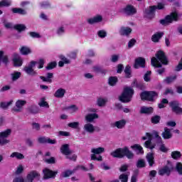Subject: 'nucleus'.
Instances as JSON below:
<instances>
[{"mask_svg":"<svg viewBox=\"0 0 182 182\" xmlns=\"http://www.w3.org/2000/svg\"><path fill=\"white\" fill-rule=\"evenodd\" d=\"M40 79H41L43 82H48V83H52V79H53V73H48L46 77L41 75Z\"/></svg>","mask_w":182,"mask_h":182,"instance_id":"obj_26","label":"nucleus"},{"mask_svg":"<svg viewBox=\"0 0 182 182\" xmlns=\"http://www.w3.org/2000/svg\"><path fill=\"white\" fill-rule=\"evenodd\" d=\"M139 68H146V59L142 57H139L135 59L134 68L139 69Z\"/></svg>","mask_w":182,"mask_h":182,"instance_id":"obj_12","label":"nucleus"},{"mask_svg":"<svg viewBox=\"0 0 182 182\" xmlns=\"http://www.w3.org/2000/svg\"><path fill=\"white\" fill-rule=\"evenodd\" d=\"M150 75H151V71H147L144 76V80L145 82H150Z\"/></svg>","mask_w":182,"mask_h":182,"instance_id":"obj_62","label":"nucleus"},{"mask_svg":"<svg viewBox=\"0 0 182 182\" xmlns=\"http://www.w3.org/2000/svg\"><path fill=\"white\" fill-rule=\"evenodd\" d=\"M45 100H46V98L42 97L41 102L38 103V106H40V107H46L47 109H49V104Z\"/></svg>","mask_w":182,"mask_h":182,"instance_id":"obj_47","label":"nucleus"},{"mask_svg":"<svg viewBox=\"0 0 182 182\" xmlns=\"http://www.w3.org/2000/svg\"><path fill=\"white\" fill-rule=\"evenodd\" d=\"M171 157L173 160H178L181 158V152L178 151H173L171 152Z\"/></svg>","mask_w":182,"mask_h":182,"instance_id":"obj_46","label":"nucleus"},{"mask_svg":"<svg viewBox=\"0 0 182 182\" xmlns=\"http://www.w3.org/2000/svg\"><path fill=\"white\" fill-rule=\"evenodd\" d=\"M40 6L43 9H50V8H52V6L50 5V2H49V1L41 2Z\"/></svg>","mask_w":182,"mask_h":182,"instance_id":"obj_39","label":"nucleus"},{"mask_svg":"<svg viewBox=\"0 0 182 182\" xmlns=\"http://www.w3.org/2000/svg\"><path fill=\"white\" fill-rule=\"evenodd\" d=\"M12 134V129H7L1 132H0V139H7Z\"/></svg>","mask_w":182,"mask_h":182,"instance_id":"obj_29","label":"nucleus"},{"mask_svg":"<svg viewBox=\"0 0 182 182\" xmlns=\"http://www.w3.org/2000/svg\"><path fill=\"white\" fill-rule=\"evenodd\" d=\"M114 126L117 129H123V127L126 126V121L125 119H121L119 121H117L114 122Z\"/></svg>","mask_w":182,"mask_h":182,"instance_id":"obj_35","label":"nucleus"},{"mask_svg":"<svg viewBox=\"0 0 182 182\" xmlns=\"http://www.w3.org/2000/svg\"><path fill=\"white\" fill-rule=\"evenodd\" d=\"M144 146L146 147V149H149L150 150H153L156 148V144H153L151 143V141L147 140L144 142Z\"/></svg>","mask_w":182,"mask_h":182,"instance_id":"obj_44","label":"nucleus"},{"mask_svg":"<svg viewBox=\"0 0 182 182\" xmlns=\"http://www.w3.org/2000/svg\"><path fill=\"white\" fill-rule=\"evenodd\" d=\"M91 160L94 161H103V157L102 156H99L97 157L96 154H102V153H105V148L103 147H98V148H93L91 149Z\"/></svg>","mask_w":182,"mask_h":182,"instance_id":"obj_6","label":"nucleus"},{"mask_svg":"<svg viewBox=\"0 0 182 182\" xmlns=\"http://www.w3.org/2000/svg\"><path fill=\"white\" fill-rule=\"evenodd\" d=\"M164 36V32H156L151 36V41L154 43H159L160 42V40Z\"/></svg>","mask_w":182,"mask_h":182,"instance_id":"obj_16","label":"nucleus"},{"mask_svg":"<svg viewBox=\"0 0 182 182\" xmlns=\"http://www.w3.org/2000/svg\"><path fill=\"white\" fill-rule=\"evenodd\" d=\"M146 161L149 163V167L154 166V153L149 152L146 156Z\"/></svg>","mask_w":182,"mask_h":182,"instance_id":"obj_18","label":"nucleus"},{"mask_svg":"<svg viewBox=\"0 0 182 182\" xmlns=\"http://www.w3.org/2000/svg\"><path fill=\"white\" fill-rule=\"evenodd\" d=\"M137 41H136V39L132 38L131 39L129 43H128V48L130 49L131 48H133V46H134V45H136V43Z\"/></svg>","mask_w":182,"mask_h":182,"instance_id":"obj_63","label":"nucleus"},{"mask_svg":"<svg viewBox=\"0 0 182 182\" xmlns=\"http://www.w3.org/2000/svg\"><path fill=\"white\" fill-rule=\"evenodd\" d=\"M164 95L165 96H167V95H171L173 96V95H174V90H173L171 88H166L164 92Z\"/></svg>","mask_w":182,"mask_h":182,"instance_id":"obj_61","label":"nucleus"},{"mask_svg":"<svg viewBox=\"0 0 182 182\" xmlns=\"http://www.w3.org/2000/svg\"><path fill=\"white\" fill-rule=\"evenodd\" d=\"M155 56L151 59V64L154 68H163V65H168V58H167L166 53L162 50H158Z\"/></svg>","mask_w":182,"mask_h":182,"instance_id":"obj_1","label":"nucleus"},{"mask_svg":"<svg viewBox=\"0 0 182 182\" xmlns=\"http://www.w3.org/2000/svg\"><path fill=\"white\" fill-rule=\"evenodd\" d=\"M102 21H103V17L100 15H97V16L87 19V22L90 23V25L99 23V22H102Z\"/></svg>","mask_w":182,"mask_h":182,"instance_id":"obj_21","label":"nucleus"},{"mask_svg":"<svg viewBox=\"0 0 182 182\" xmlns=\"http://www.w3.org/2000/svg\"><path fill=\"white\" fill-rule=\"evenodd\" d=\"M172 170L173 168H170L168 166L166 165L159 170L158 174L161 176L166 174L168 177V176L171 174Z\"/></svg>","mask_w":182,"mask_h":182,"instance_id":"obj_14","label":"nucleus"},{"mask_svg":"<svg viewBox=\"0 0 182 182\" xmlns=\"http://www.w3.org/2000/svg\"><path fill=\"white\" fill-rule=\"evenodd\" d=\"M28 34L30 35V36L33 38H36V39H39L41 38V34H39L38 33H36L35 31H31L30 33H28Z\"/></svg>","mask_w":182,"mask_h":182,"instance_id":"obj_57","label":"nucleus"},{"mask_svg":"<svg viewBox=\"0 0 182 182\" xmlns=\"http://www.w3.org/2000/svg\"><path fill=\"white\" fill-rule=\"evenodd\" d=\"M131 85L132 87L140 89V90H143V89H144V85L141 82H138L136 79L134 80Z\"/></svg>","mask_w":182,"mask_h":182,"instance_id":"obj_33","label":"nucleus"},{"mask_svg":"<svg viewBox=\"0 0 182 182\" xmlns=\"http://www.w3.org/2000/svg\"><path fill=\"white\" fill-rule=\"evenodd\" d=\"M141 100L154 102L159 97V93L156 91H143L140 93Z\"/></svg>","mask_w":182,"mask_h":182,"instance_id":"obj_4","label":"nucleus"},{"mask_svg":"<svg viewBox=\"0 0 182 182\" xmlns=\"http://www.w3.org/2000/svg\"><path fill=\"white\" fill-rule=\"evenodd\" d=\"M56 66H58V63H56L55 61H53V62L49 63L48 65L46 67V69L47 70H52V69H55Z\"/></svg>","mask_w":182,"mask_h":182,"instance_id":"obj_51","label":"nucleus"},{"mask_svg":"<svg viewBox=\"0 0 182 182\" xmlns=\"http://www.w3.org/2000/svg\"><path fill=\"white\" fill-rule=\"evenodd\" d=\"M176 170L180 176H182V164H181V162L176 163Z\"/></svg>","mask_w":182,"mask_h":182,"instance_id":"obj_53","label":"nucleus"},{"mask_svg":"<svg viewBox=\"0 0 182 182\" xmlns=\"http://www.w3.org/2000/svg\"><path fill=\"white\" fill-rule=\"evenodd\" d=\"M75 171H76L75 168L73 171L66 170L65 171L62 173V176L63 178H66L67 177H70V176H72V174H73Z\"/></svg>","mask_w":182,"mask_h":182,"instance_id":"obj_48","label":"nucleus"},{"mask_svg":"<svg viewBox=\"0 0 182 182\" xmlns=\"http://www.w3.org/2000/svg\"><path fill=\"white\" fill-rule=\"evenodd\" d=\"M11 12L13 14H18V15H26V10L21 8H12Z\"/></svg>","mask_w":182,"mask_h":182,"instance_id":"obj_31","label":"nucleus"},{"mask_svg":"<svg viewBox=\"0 0 182 182\" xmlns=\"http://www.w3.org/2000/svg\"><path fill=\"white\" fill-rule=\"evenodd\" d=\"M3 6H11V1L9 0H1L0 1V8Z\"/></svg>","mask_w":182,"mask_h":182,"instance_id":"obj_52","label":"nucleus"},{"mask_svg":"<svg viewBox=\"0 0 182 182\" xmlns=\"http://www.w3.org/2000/svg\"><path fill=\"white\" fill-rule=\"evenodd\" d=\"M177 80V75L168 76L164 80V82L166 83V85H170L171 83H173L174 80Z\"/></svg>","mask_w":182,"mask_h":182,"instance_id":"obj_38","label":"nucleus"},{"mask_svg":"<svg viewBox=\"0 0 182 182\" xmlns=\"http://www.w3.org/2000/svg\"><path fill=\"white\" fill-rule=\"evenodd\" d=\"M156 6H151L149 9H145V14L149 19H153L155 16Z\"/></svg>","mask_w":182,"mask_h":182,"instance_id":"obj_15","label":"nucleus"},{"mask_svg":"<svg viewBox=\"0 0 182 182\" xmlns=\"http://www.w3.org/2000/svg\"><path fill=\"white\" fill-rule=\"evenodd\" d=\"M19 50L20 53L21 55H23L24 56L31 55V53H32V50L31 49V48L25 46H21V48H19Z\"/></svg>","mask_w":182,"mask_h":182,"instance_id":"obj_22","label":"nucleus"},{"mask_svg":"<svg viewBox=\"0 0 182 182\" xmlns=\"http://www.w3.org/2000/svg\"><path fill=\"white\" fill-rule=\"evenodd\" d=\"M124 72L127 79H130V77H132V67H130V65H126Z\"/></svg>","mask_w":182,"mask_h":182,"instance_id":"obj_36","label":"nucleus"},{"mask_svg":"<svg viewBox=\"0 0 182 182\" xmlns=\"http://www.w3.org/2000/svg\"><path fill=\"white\" fill-rule=\"evenodd\" d=\"M97 35L99 36V38H106V36H107V33H106V31H103V30H100L97 32Z\"/></svg>","mask_w":182,"mask_h":182,"instance_id":"obj_60","label":"nucleus"},{"mask_svg":"<svg viewBox=\"0 0 182 182\" xmlns=\"http://www.w3.org/2000/svg\"><path fill=\"white\" fill-rule=\"evenodd\" d=\"M132 28L122 26L119 29L121 36H129L132 33Z\"/></svg>","mask_w":182,"mask_h":182,"instance_id":"obj_19","label":"nucleus"},{"mask_svg":"<svg viewBox=\"0 0 182 182\" xmlns=\"http://www.w3.org/2000/svg\"><path fill=\"white\" fill-rule=\"evenodd\" d=\"M181 104L178 100H173L169 102V107H171L173 113L176 114H182Z\"/></svg>","mask_w":182,"mask_h":182,"instance_id":"obj_7","label":"nucleus"},{"mask_svg":"<svg viewBox=\"0 0 182 182\" xmlns=\"http://www.w3.org/2000/svg\"><path fill=\"white\" fill-rule=\"evenodd\" d=\"M43 179L49 180V178H55L56 174H58V171H52L48 168H45L43 169Z\"/></svg>","mask_w":182,"mask_h":182,"instance_id":"obj_8","label":"nucleus"},{"mask_svg":"<svg viewBox=\"0 0 182 182\" xmlns=\"http://www.w3.org/2000/svg\"><path fill=\"white\" fill-rule=\"evenodd\" d=\"M93 70L96 73H101L102 75H106V73H107V70H106L102 68V67H99V66H95L93 68Z\"/></svg>","mask_w":182,"mask_h":182,"instance_id":"obj_41","label":"nucleus"},{"mask_svg":"<svg viewBox=\"0 0 182 182\" xmlns=\"http://www.w3.org/2000/svg\"><path fill=\"white\" fill-rule=\"evenodd\" d=\"M95 119H99V114L97 113L87 114L85 116V120L87 123H92Z\"/></svg>","mask_w":182,"mask_h":182,"instance_id":"obj_23","label":"nucleus"},{"mask_svg":"<svg viewBox=\"0 0 182 182\" xmlns=\"http://www.w3.org/2000/svg\"><path fill=\"white\" fill-rule=\"evenodd\" d=\"M119 180H120L121 182H129V175L127 173H122L119 176Z\"/></svg>","mask_w":182,"mask_h":182,"instance_id":"obj_50","label":"nucleus"},{"mask_svg":"<svg viewBox=\"0 0 182 182\" xmlns=\"http://www.w3.org/2000/svg\"><path fill=\"white\" fill-rule=\"evenodd\" d=\"M12 103H14V100H11L8 102H0V107H1V109H4L5 110L8 107H9V106H11V105H12Z\"/></svg>","mask_w":182,"mask_h":182,"instance_id":"obj_45","label":"nucleus"},{"mask_svg":"<svg viewBox=\"0 0 182 182\" xmlns=\"http://www.w3.org/2000/svg\"><path fill=\"white\" fill-rule=\"evenodd\" d=\"M178 21V14L177 11L171 12L169 15L165 16V18L161 19L159 23L161 25L166 26L173 23V22H177Z\"/></svg>","mask_w":182,"mask_h":182,"instance_id":"obj_5","label":"nucleus"},{"mask_svg":"<svg viewBox=\"0 0 182 182\" xmlns=\"http://www.w3.org/2000/svg\"><path fill=\"white\" fill-rule=\"evenodd\" d=\"M26 105V100H18L16 102V107L12 108V112H16V113H19L22 112V108Z\"/></svg>","mask_w":182,"mask_h":182,"instance_id":"obj_11","label":"nucleus"},{"mask_svg":"<svg viewBox=\"0 0 182 182\" xmlns=\"http://www.w3.org/2000/svg\"><path fill=\"white\" fill-rule=\"evenodd\" d=\"M133 95H134V90L130 87H125L119 97V100L122 103H129L133 99Z\"/></svg>","mask_w":182,"mask_h":182,"instance_id":"obj_3","label":"nucleus"},{"mask_svg":"<svg viewBox=\"0 0 182 182\" xmlns=\"http://www.w3.org/2000/svg\"><path fill=\"white\" fill-rule=\"evenodd\" d=\"M28 112L31 114H38L39 113V107L32 105L28 108Z\"/></svg>","mask_w":182,"mask_h":182,"instance_id":"obj_37","label":"nucleus"},{"mask_svg":"<svg viewBox=\"0 0 182 182\" xmlns=\"http://www.w3.org/2000/svg\"><path fill=\"white\" fill-rule=\"evenodd\" d=\"M117 82H119V79L116 76H111L108 79V85L109 86H116Z\"/></svg>","mask_w":182,"mask_h":182,"instance_id":"obj_32","label":"nucleus"},{"mask_svg":"<svg viewBox=\"0 0 182 182\" xmlns=\"http://www.w3.org/2000/svg\"><path fill=\"white\" fill-rule=\"evenodd\" d=\"M38 143H40V144H48V137L46 136L38 137Z\"/></svg>","mask_w":182,"mask_h":182,"instance_id":"obj_55","label":"nucleus"},{"mask_svg":"<svg viewBox=\"0 0 182 182\" xmlns=\"http://www.w3.org/2000/svg\"><path fill=\"white\" fill-rule=\"evenodd\" d=\"M46 163H47V164H55L56 163V159H55V157L51 156L48 159H46Z\"/></svg>","mask_w":182,"mask_h":182,"instance_id":"obj_59","label":"nucleus"},{"mask_svg":"<svg viewBox=\"0 0 182 182\" xmlns=\"http://www.w3.org/2000/svg\"><path fill=\"white\" fill-rule=\"evenodd\" d=\"M34 180H41V173L38 171H31L26 176L27 182H33Z\"/></svg>","mask_w":182,"mask_h":182,"instance_id":"obj_10","label":"nucleus"},{"mask_svg":"<svg viewBox=\"0 0 182 182\" xmlns=\"http://www.w3.org/2000/svg\"><path fill=\"white\" fill-rule=\"evenodd\" d=\"M161 136L164 140H168L173 137V134H171V130H170V129L165 127Z\"/></svg>","mask_w":182,"mask_h":182,"instance_id":"obj_20","label":"nucleus"},{"mask_svg":"<svg viewBox=\"0 0 182 182\" xmlns=\"http://www.w3.org/2000/svg\"><path fill=\"white\" fill-rule=\"evenodd\" d=\"M154 112V109L152 107H141L140 109L141 114H151Z\"/></svg>","mask_w":182,"mask_h":182,"instance_id":"obj_25","label":"nucleus"},{"mask_svg":"<svg viewBox=\"0 0 182 182\" xmlns=\"http://www.w3.org/2000/svg\"><path fill=\"white\" fill-rule=\"evenodd\" d=\"M4 51L0 50V66H1V60L4 65H8L9 63V58L8 55H4Z\"/></svg>","mask_w":182,"mask_h":182,"instance_id":"obj_30","label":"nucleus"},{"mask_svg":"<svg viewBox=\"0 0 182 182\" xmlns=\"http://www.w3.org/2000/svg\"><path fill=\"white\" fill-rule=\"evenodd\" d=\"M159 150L162 153H167V151H168V149H167V147H166V145L164 144H161Z\"/></svg>","mask_w":182,"mask_h":182,"instance_id":"obj_64","label":"nucleus"},{"mask_svg":"<svg viewBox=\"0 0 182 182\" xmlns=\"http://www.w3.org/2000/svg\"><path fill=\"white\" fill-rule=\"evenodd\" d=\"M12 62L14 68H21L23 65V60L18 53L13 54Z\"/></svg>","mask_w":182,"mask_h":182,"instance_id":"obj_9","label":"nucleus"},{"mask_svg":"<svg viewBox=\"0 0 182 182\" xmlns=\"http://www.w3.org/2000/svg\"><path fill=\"white\" fill-rule=\"evenodd\" d=\"M68 126L71 129H77V127H79V122H70L68 123Z\"/></svg>","mask_w":182,"mask_h":182,"instance_id":"obj_58","label":"nucleus"},{"mask_svg":"<svg viewBox=\"0 0 182 182\" xmlns=\"http://www.w3.org/2000/svg\"><path fill=\"white\" fill-rule=\"evenodd\" d=\"M133 150L136 152V154H144V150H143V147L139 144H135L134 145L131 146Z\"/></svg>","mask_w":182,"mask_h":182,"instance_id":"obj_28","label":"nucleus"},{"mask_svg":"<svg viewBox=\"0 0 182 182\" xmlns=\"http://www.w3.org/2000/svg\"><path fill=\"white\" fill-rule=\"evenodd\" d=\"M110 156L114 159H124V157H127L129 160L134 158V154L127 146L117 149L111 152Z\"/></svg>","mask_w":182,"mask_h":182,"instance_id":"obj_2","label":"nucleus"},{"mask_svg":"<svg viewBox=\"0 0 182 182\" xmlns=\"http://www.w3.org/2000/svg\"><path fill=\"white\" fill-rule=\"evenodd\" d=\"M23 70L27 75H28V76H38V72H36L33 68L24 67Z\"/></svg>","mask_w":182,"mask_h":182,"instance_id":"obj_27","label":"nucleus"},{"mask_svg":"<svg viewBox=\"0 0 182 182\" xmlns=\"http://www.w3.org/2000/svg\"><path fill=\"white\" fill-rule=\"evenodd\" d=\"M10 157H11L12 159H14V157H16V159H17L18 160H22L25 159V156L19 152H13L11 154Z\"/></svg>","mask_w":182,"mask_h":182,"instance_id":"obj_42","label":"nucleus"},{"mask_svg":"<svg viewBox=\"0 0 182 182\" xmlns=\"http://www.w3.org/2000/svg\"><path fill=\"white\" fill-rule=\"evenodd\" d=\"M14 29L19 33L23 32V31H26V26L24 24H16L14 26Z\"/></svg>","mask_w":182,"mask_h":182,"instance_id":"obj_43","label":"nucleus"},{"mask_svg":"<svg viewBox=\"0 0 182 182\" xmlns=\"http://www.w3.org/2000/svg\"><path fill=\"white\" fill-rule=\"evenodd\" d=\"M123 12L126 14L128 16L131 15H134L137 14V10L134 8V6L128 4L125 8L123 9Z\"/></svg>","mask_w":182,"mask_h":182,"instance_id":"obj_13","label":"nucleus"},{"mask_svg":"<svg viewBox=\"0 0 182 182\" xmlns=\"http://www.w3.org/2000/svg\"><path fill=\"white\" fill-rule=\"evenodd\" d=\"M84 130H85V132H87V133H94L95 127L93 126V124L87 123L84 125Z\"/></svg>","mask_w":182,"mask_h":182,"instance_id":"obj_34","label":"nucleus"},{"mask_svg":"<svg viewBox=\"0 0 182 182\" xmlns=\"http://www.w3.org/2000/svg\"><path fill=\"white\" fill-rule=\"evenodd\" d=\"M97 105L100 107H102L103 106H105L106 105V100L102 98V97H100L97 99Z\"/></svg>","mask_w":182,"mask_h":182,"instance_id":"obj_54","label":"nucleus"},{"mask_svg":"<svg viewBox=\"0 0 182 182\" xmlns=\"http://www.w3.org/2000/svg\"><path fill=\"white\" fill-rule=\"evenodd\" d=\"M21 75L22 74L21 73V72H15L14 73L11 74L12 80H14V81L18 80V79L21 77Z\"/></svg>","mask_w":182,"mask_h":182,"instance_id":"obj_56","label":"nucleus"},{"mask_svg":"<svg viewBox=\"0 0 182 182\" xmlns=\"http://www.w3.org/2000/svg\"><path fill=\"white\" fill-rule=\"evenodd\" d=\"M137 168H144L146 167V161L144 159H139L136 162Z\"/></svg>","mask_w":182,"mask_h":182,"instance_id":"obj_49","label":"nucleus"},{"mask_svg":"<svg viewBox=\"0 0 182 182\" xmlns=\"http://www.w3.org/2000/svg\"><path fill=\"white\" fill-rule=\"evenodd\" d=\"M60 151L64 156H70V154H72V151L70 148H69L68 144H63L60 147Z\"/></svg>","mask_w":182,"mask_h":182,"instance_id":"obj_17","label":"nucleus"},{"mask_svg":"<svg viewBox=\"0 0 182 182\" xmlns=\"http://www.w3.org/2000/svg\"><path fill=\"white\" fill-rule=\"evenodd\" d=\"M65 93H66V90L63 88H59L54 93V97H57L58 99H62V97H65Z\"/></svg>","mask_w":182,"mask_h":182,"instance_id":"obj_24","label":"nucleus"},{"mask_svg":"<svg viewBox=\"0 0 182 182\" xmlns=\"http://www.w3.org/2000/svg\"><path fill=\"white\" fill-rule=\"evenodd\" d=\"M161 120V117L160 115H154L151 118V123L152 124H159Z\"/></svg>","mask_w":182,"mask_h":182,"instance_id":"obj_40","label":"nucleus"}]
</instances>
